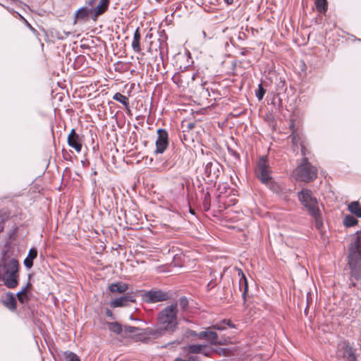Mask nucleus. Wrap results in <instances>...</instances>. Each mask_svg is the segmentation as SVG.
<instances>
[{
    "instance_id": "obj_43",
    "label": "nucleus",
    "mask_w": 361,
    "mask_h": 361,
    "mask_svg": "<svg viewBox=\"0 0 361 361\" xmlns=\"http://www.w3.org/2000/svg\"><path fill=\"white\" fill-rule=\"evenodd\" d=\"M105 314L106 317L114 319V314L113 312L108 308L106 309Z\"/></svg>"
},
{
    "instance_id": "obj_19",
    "label": "nucleus",
    "mask_w": 361,
    "mask_h": 361,
    "mask_svg": "<svg viewBox=\"0 0 361 361\" xmlns=\"http://www.w3.org/2000/svg\"><path fill=\"white\" fill-rule=\"evenodd\" d=\"M37 256V250L36 248L32 247L29 250L27 257L24 260V265L30 269L33 266V260Z\"/></svg>"
},
{
    "instance_id": "obj_4",
    "label": "nucleus",
    "mask_w": 361,
    "mask_h": 361,
    "mask_svg": "<svg viewBox=\"0 0 361 361\" xmlns=\"http://www.w3.org/2000/svg\"><path fill=\"white\" fill-rule=\"evenodd\" d=\"M296 179L304 181L311 182L316 179L317 176V169L308 162L307 157H303L300 165L296 168Z\"/></svg>"
},
{
    "instance_id": "obj_18",
    "label": "nucleus",
    "mask_w": 361,
    "mask_h": 361,
    "mask_svg": "<svg viewBox=\"0 0 361 361\" xmlns=\"http://www.w3.org/2000/svg\"><path fill=\"white\" fill-rule=\"evenodd\" d=\"M238 276H240V280H239V288L240 290L242 288H243L242 296L243 298L244 303H245V300H246V294L248 290L247 281V279H246L245 274L242 271V270L239 269H238Z\"/></svg>"
},
{
    "instance_id": "obj_27",
    "label": "nucleus",
    "mask_w": 361,
    "mask_h": 361,
    "mask_svg": "<svg viewBox=\"0 0 361 361\" xmlns=\"http://www.w3.org/2000/svg\"><path fill=\"white\" fill-rule=\"evenodd\" d=\"M91 13H92V9H90L87 7H82L77 11L75 16L78 19H85L88 17Z\"/></svg>"
},
{
    "instance_id": "obj_38",
    "label": "nucleus",
    "mask_w": 361,
    "mask_h": 361,
    "mask_svg": "<svg viewBox=\"0 0 361 361\" xmlns=\"http://www.w3.org/2000/svg\"><path fill=\"white\" fill-rule=\"evenodd\" d=\"M228 154L231 156H232L233 157H234L236 160H239L240 159V154L236 151H235L234 149H233L231 147H228Z\"/></svg>"
},
{
    "instance_id": "obj_41",
    "label": "nucleus",
    "mask_w": 361,
    "mask_h": 361,
    "mask_svg": "<svg viewBox=\"0 0 361 361\" xmlns=\"http://www.w3.org/2000/svg\"><path fill=\"white\" fill-rule=\"evenodd\" d=\"M16 296H17L18 300H19V302L20 303H24L25 302V297L24 296V294H20V291L17 293Z\"/></svg>"
},
{
    "instance_id": "obj_25",
    "label": "nucleus",
    "mask_w": 361,
    "mask_h": 361,
    "mask_svg": "<svg viewBox=\"0 0 361 361\" xmlns=\"http://www.w3.org/2000/svg\"><path fill=\"white\" fill-rule=\"evenodd\" d=\"M113 99L118 102L119 103H121V104L123 105V106L126 109H129V102H128V98L127 97H126L125 95L122 94L120 92H116L114 96H113Z\"/></svg>"
},
{
    "instance_id": "obj_34",
    "label": "nucleus",
    "mask_w": 361,
    "mask_h": 361,
    "mask_svg": "<svg viewBox=\"0 0 361 361\" xmlns=\"http://www.w3.org/2000/svg\"><path fill=\"white\" fill-rule=\"evenodd\" d=\"M203 207L204 211H208L210 209V195L208 192L204 195Z\"/></svg>"
},
{
    "instance_id": "obj_11",
    "label": "nucleus",
    "mask_w": 361,
    "mask_h": 361,
    "mask_svg": "<svg viewBox=\"0 0 361 361\" xmlns=\"http://www.w3.org/2000/svg\"><path fill=\"white\" fill-rule=\"evenodd\" d=\"M68 145L74 148L79 153L82 150V138L76 133L75 129H72L67 137Z\"/></svg>"
},
{
    "instance_id": "obj_14",
    "label": "nucleus",
    "mask_w": 361,
    "mask_h": 361,
    "mask_svg": "<svg viewBox=\"0 0 361 361\" xmlns=\"http://www.w3.org/2000/svg\"><path fill=\"white\" fill-rule=\"evenodd\" d=\"M135 297L132 294L127 293L123 296L116 298L111 301L110 305L112 307H118L123 306H127L130 302H135Z\"/></svg>"
},
{
    "instance_id": "obj_20",
    "label": "nucleus",
    "mask_w": 361,
    "mask_h": 361,
    "mask_svg": "<svg viewBox=\"0 0 361 361\" xmlns=\"http://www.w3.org/2000/svg\"><path fill=\"white\" fill-rule=\"evenodd\" d=\"M141 35L140 33L139 27H137L133 35V39L132 42V48L134 51L139 53L141 51L140 41Z\"/></svg>"
},
{
    "instance_id": "obj_23",
    "label": "nucleus",
    "mask_w": 361,
    "mask_h": 361,
    "mask_svg": "<svg viewBox=\"0 0 361 361\" xmlns=\"http://www.w3.org/2000/svg\"><path fill=\"white\" fill-rule=\"evenodd\" d=\"M290 128L292 130V133L290 135V137H291V140H292V143H293V147H298V145L301 146V145H303V143H302V142L301 140L300 135H299V133H298L293 129L294 128V124L293 123L290 125Z\"/></svg>"
},
{
    "instance_id": "obj_37",
    "label": "nucleus",
    "mask_w": 361,
    "mask_h": 361,
    "mask_svg": "<svg viewBox=\"0 0 361 361\" xmlns=\"http://www.w3.org/2000/svg\"><path fill=\"white\" fill-rule=\"evenodd\" d=\"M179 305L182 310H185L188 305V301L185 297H181L179 299Z\"/></svg>"
},
{
    "instance_id": "obj_39",
    "label": "nucleus",
    "mask_w": 361,
    "mask_h": 361,
    "mask_svg": "<svg viewBox=\"0 0 361 361\" xmlns=\"http://www.w3.org/2000/svg\"><path fill=\"white\" fill-rule=\"evenodd\" d=\"M174 361H199V360L197 356H190L187 359L177 357Z\"/></svg>"
},
{
    "instance_id": "obj_9",
    "label": "nucleus",
    "mask_w": 361,
    "mask_h": 361,
    "mask_svg": "<svg viewBox=\"0 0 361 361\" xmlns=\"http://www.w3.org/2000/svg\"><path fill=\"white\" fill-rule=\"evenodd\" d=\"M199 340H205L211 345L221 344L218 341L217 333L212 330V327L210 326L199 332Z\"/></svg>"
},
{
    "instance_id": "obj_36",
    "label": "nucleus",
    "mask_w": 361,
    "mask_h": 361,
    "mask_svg": "<svg viewBox=\"0 0 361 361\" xmlns=\"http://www.w3.org/2000/svg\"><path fill=\"white\" fill-rule=\"evenodd\" d=\"M266 185H268L269 188L275 192H279L281 190L280 186L278 184H276V183H274L271 180Z\"/></svg>"
},
{
    "instance_id": "obj_15",
    "label": "nucleus",
    "mask_w": 361,
    "mask_h": 361,
    "mask_svg": "<svg viewBox=\"0 0 361 361\" xmlns=\"http://www.w3.org/2000/svg\"><path fill=\"white\" fill-rule=\"evenodd\" d=\"M1 266H5L6 274H18L19 263L16 259L12 258L8 262L3 259L0 262Z\"/></svg>"
},
{
    "instance_id": "obj_44",
    "label": "nucleus",
    "mask_w": 361,
    "mask_h": 361,
    "mask_svg": "<svg viewBox=\"0 0 361 361\" xmlns=\"http://www.w3.org/2000/svg\"><path fill=\"white\" fill-rule=\"evenodd\" d=\"M31 284L28 282L25 287H23L20 291V294H25L29 286H30Z\"/></svg>"
},
{
    "instance_id": "obj_13",
    "label": "nucleus",
    "mask_w": 361,
    "mask_h": 361,
    "mask_svg": "<svg viewBox=\"0 0 361 361\" xmlns=\"http://www.w3.org/2000/svg\"><path fill=\"white\" fill-rule=\"evenodd\" d=\"M196 75L197 73L190 74L188 72H184L180 74L174 75L172 80L178 86L183 87L184 83L189 85L190 82H192L195 80Z\"/></svg>"
},
{
    "instance_id": "obj_2",
    "label": "nucleus",
    "mask_w": 361,
    "mask_h": 361,
    "mask_svg": "<svg viewBox=\"0 0 361 361\" xmlns=\"http://www.w3.org/2000/svg\"><path fill=\"white\" fill-rule=\"evenodd\" d=\"M178 312L177 302L166 306L157 313V326H161L162 329L166 331L168 334L175 332L178 326Z\"/></svg>"
},
{
    "instance_id": "obj_8",
    "label": "nucleus",
    "mask_w": 361,
    "mask_h": 361,
    "mask_svg": "<svg viewBox=\"0 0 361 361\" xmlns=\"http://www.w3.org/2000/svg\"><path fill=\"white\" fill-rule=\"evenodd\" d=\"M221 167V164L216 160L209 161L205 165L204 174L209 180L213 181L219 176Z\"/></svg>"
},
{
    "instance_id": "obj_50",
    "label": "nucleus",
    "mask_w": 361,
    "mask_h": 361,
    "mask_svg": "<svg viewBox=\"0 0 361 361\" xmlns=\"http://www.w3.org/2000/svg\"><path fill=\"white\" fill-rule=\"evenodd\" d=\"M202 35H203L204 37H206V32L204 31H202Z\"/></svg>"
},
{
    "instance_id": "obj_26",
    "label": "nucleus",
    "mask_w": 361,
    "mask_h": 361,
    "mask_svg": "<svg viewBox=\"0 0 361 361\" xmlns=\"http://www.w3.org/2000/svg\"><path fill=\"white\" fill-rule=\"evenodd\" d=\"M314 5L318 12L324 13L328 9V4L326 0H314Z\"/></svg>"
},
{
    "instance_id": "obj_42",
    "label": "nucleus",
    "mask_w": 361,
    "mask_h": 361,
    "mask_svg": "<svg viewBox=\"0 0 361 361\" xmlns=\"http://www.w3.org/2000/svg\"><path fill=\"white\" fill-rule=\"evenodd\" d=\"M301 149H300V151H301V154L302 155L305 157V156L308 154V151L307 149H306V147L304 146V145H301Z\"/></svg>"
},
{
    "instance_id": "obj_12",
    "label": "nucleus",
    "mask_w": 361,
    "mask_h": 361,
    "mask_svg": "<svg viewBox=\"0 0 361 361\" xmlns=\"http://www.w3.org/2000/svg\"><path fill=\"white\" fill-rule=\"evenodd\" d=\"M339 345L341 347L343 357L345 361L353 360V359L357 357L355 349L353 348L348 341H344L341 342Z\"/></svg>"
},
{
    "instance_id": "obj_52",
    "label": "nucleus",
    "mask_w": 361,
    "mask_h": 361,
    "mask_svg": "<svg viewBox=\"0 0 361 361\" xmlns=\"http://www.w3.org/2000/svg\"><path fill=\"white\" fill-rule=\"evenodd\" d=\"M28 25H29V26L31 27V30H34V28H33V27H32L30 26V24H28Z\"/></svg>"
},
{
    "instance_id": "obj_24",
    "label": "nucleus",
    "mask_w": 361,
    "mask_h": 361,
    "mask_svg": "<svg viewBox=\"0 0 361 361\" xmlns=\"http://www.w3.org/2000/svg\"><path fill=\"white\" fill-rule=\"evenodd\" d=\"M350 213L356 215L357 217H361V206L358 202H352L348 204V207Z\"/></svg>"
},
{
    "instance_id": "obj_35",
    "label": "nucleus",
    "mask_w": 361,
    "mask_h": 361,
    "mask_svg": "<svg viewBox=\"0 0 361 361\" xmlns=\"http://www.w3.org/2000/svg\"><path fill=\"white\" fill-rule=\"evenodd\" d=\"M226 319L222 320L220 323H217L214 325L211 326L210 327H212V330H219L222 331L226 329Z\"/></svg>"
},
{
    "instance_id": "obj_40",
    "label": "nucleus",
    "mask_w": 361,
    "mask_h": 361,
    "mask_svg": "<svg viewBox=\"0 0 361 361\" xmlns=\"http://www.w3.org/2000/svg\"><path fill=\"white\" fill-rule=\"evenodd\" d=\"M187 334L189 336L195 337L197 339H199V332L190 329L187 331Z\"/></svg>"
},
{
    "instance_id": "obj_16",
    "label": "nucleus",
    "mask_w": 361,
    "mask_h": 361,
    "mask_svg": "<svg viewBox=\"0 0 361 361\" xmlns=\"http://www.w3.org/2000/svg\"><path fill=\"white\" fill-rule=\"evenodd\" d=\"M1 302L6 308L12 312L16 310L17 302L16 297L11 292H8L6 294L5 298L1 300Z\"/></svg>"
},
{
    "instance_id": "obj_31",
    "label": "nucleus",
    "mask_w": 361,
    "mask_h": 361,
    "mask_svg": "<svg viewBox=\"0 0 361 361\" xmlns=\"http://www.w3.org/2000/svg\"><path fill=\"white\" fill-rule=\"evenodd\" d=\"M63 358L65 361H81L79 356L71 351H65L63 353Z\"/></svg>"
},
{
    "instance_id": "obj_49",
    "label": "nucleus",
    "mask_w": 361,
    "mask_h": 361,
    "mask_svg": "<svg viewBox=\"0 0 361 361\" xmlns=\"http://www.w3.org/2000/svg\"><path fill=\"white\" fill-rule=\"evenodd\" d=\"M194 126H195V125H194V123H189V124H188V128H189L190 129H192V128H193Z\"/></svg>"
},
{
    "instance_id": "obj_30",
    "label": "nucleus",
    "mask_w": 361,
    "mask_h": 361,
    "mask_svg": "<svg viewBox=\"0 0 361 361\" xmlns=\"http://www.w3.org/2000/svg\"><path fill=\"white\" fill-rule=\"evenodd\" d=\"M141 329L138 327L130 326H124L123 329V336L127 337L132 334H137Z\"/></svg>"
},
{
    "instance_id": "obj_29",
    "label": "nucleus",
    "mask_w": 361,
    "mask_h": 361,
    "mask_svg": "<svg viewBox=\"0 0 361 361\" xmlns=\"http://www.w3.org/2000/svg\"><path fill=\"white\" fill-rule=\"evenodd\" d=\"M107 7L104 6V5L99 3V4L92 10L94 12V15L92 17L94 20L97 19V18L104 13L107 10Z\"/></svg>"
},
{
    "instance_id": "obj_21",
    "label": "nucleus",
    "mask_w": 361,
    "mask_h": 361,
    "mask_svg": "<svg viewBox=\"0 0 361 361\" xmlns=\"http://www.w3.org/2000/svg\"><path fill=\"white\" fill-rule=\"evenodd\" d=\"M166 333L168 332L162 329L161 326H157V329H146V334L154 338H158Z\"/></svg>"
},
{
    "instance_id": "obj_1",
    "label": "nucleus",
    "mask_w": 361,
    "mask_h": 361,
    "mask_svg": "<svg viewBox=\"0 0 361 361\" xmlns=\"http://www.w3.org/2000/svg\"><path fill=\"white\" fill-rule=\"evenodd\" d=\"M298 198L308 214L314 219L315 228L321 231L323 219L319 209V202L311 190L303 188L298 192Z\"/></svg>"
},
{
    "instance_id": "obj_10",
    "label": "nucleus",
    "mask_w": 361,
    "mask_h": 361,
    "mask_svg": "<svg viewBox=\"0 0 361 361\" xmlns=\"http://www.w3.org/2000/svg\"><path fill=\"white\" fill-rule=\"evenodd\" d=\"M186 350L192 354H202L206 357H210L213 351L205 344H191L187 347Z\"/></svg>"
},
{
    "instance_id": "obj_46",
    "label": "nucleus",
    "mask_w": 361,
    "mask_h": 361,
    "mask_svg": "<svg viewBox=\"0 0 361 361\" xmlns=\"http://www.w3.org/2000/svg\"><path fill=\"white\" fill-rule=\"evenodd\" d=\"M226 325H228L231 328H234L235 326L229 320H226Z\"/></svg>"
},
{
    "instance_id": "obj_33",
    "label": "nucleus",
    "mask_w": 361,
    "mask_h": 361,
    "mask_svg": "<svg viewBox=\"0 0 361 361\" xmlns=\"http://www.w3.org/2000/svg\"><path fill=\"white\" fill-rule=\"evenodd\" d=\"M266 93V90L263 87L262 84L260 83L258 85V89L255 92V96L258 99V100H262Z\"/></svg>"
},
{
    "instance_id": "obj_7",
    "label": "nucleus",
    "mask_w": 361,
    "mask_h": 361,
    "mask_svg": "<svg viewBox=\"0 0 361 361\" xmlns=\"http://www.w3.org/2000/svg\"><path fill=\"white\" fill-rule=\"evenodd\" d=\"M156 154H162L169 146V134L168 132L163 128L157 130V139L156 140Z\"/></svg>"
},
{
    "instance_id": "obj_6",
    "label": "nucleus",
    "mask_w": 361,
    "mask_h": 361,
    "mask_svg": "<svg viewBox=\"0 0 361 361\" xmlns=\"http://www.w3.org/2000/svg\"><path fill=\"white\" fill-rule=\"evenodd\" d=\"M271 171L265 157H262L255 169V175L263 184H267L271 180Z\"/></svg>"
},
{
    "instance_id": "obj_5",
    "label": "nucleus",
    "mask_w": 361,
    "mask_h": 361,
    "mask_svg": "<svg viewBox=\"0 0 361 361\" xmlns=\"http://www.w3.org/2000/svg\"><path fill=\"white\" fill-rule=\"evenodd\" d=\"M171 294L161 289H151L141 292V298L146 303H156L169 300Z\"/></svg>"
},
{
    "instance_id": "obj_47",
    "label": "nucleus",
    "mask_w": 361,
    "mask_h": 361,
    "mask_svg": "<svg viewBox=\"0 0 361 361\" xmlns=\"http://www.w3.org/2000/svg\"><path fill=\"white\" fill-rule=\"evenodd\" d=\"M224 2L228 5L232 4L233 3V0H224Z\"/></svg>"
},
{
    "instance_id": "obj_51",
    "label": "nucleus",
    "mask_w": 361,
    "mask_h": 361,
    "mask_svg": "<svg viewBox=\"0 0 361 361\" xmlns=\"http://www.w3.org/2000/svg\"><path fill=\"white\" fill-rule=\"evenodd\" d=\"M130 319H132V320H134V319H133V316H132V315H130Z\"/></svg>"
},
{
    "instance_id": "obj_3",
    "label": "nucleus",
    "mask_w": 361,
    "mask_h": 361,
    "mask_svg": "<svg viewBox=\"0 0 361 361\" xmlns=\"http://www.w3.org/2000/svg\"><path fill=\"white\" fill-rule=\"evenodd\" d=\"M348 265L352 276L359 280L361 279V240L357 236L349 245Z\"/></svg>"
},
{
    "instance_id": "obj_32",
    "label": "nucleus",
    "mask_w": 361,
    "mask_h": 361,
    "mask_svg": "<svg viewBox=\"0 0 361 361\" xmlns=\"http://www.w3.org/2000/svg\"><path fill=\"white\" fill-rule=\"evenodd\" d=\"M357 223V220L353 216L346 215L343 219V224L346 227H351Z\"/></svg>"
},
{
    "instance_id": "obj_22",
    "label": "nucleus",
    "mask_w": 361,
    "mask_h": 361,
    "mask_svg": "<svg viewBox=\"0 0 361 361\" xmlns=\"http://www.w3.org/2000/svg\"><path fill=\"white\" fill-rule=\"evenodd\" d=\"M109 288L111 293H122L128 289V286L124 283L118 282L110 285Z\"/></svg>"
},
{
    "instance_id": "obj_17",
    "label": "nucleus",
    "mask_w": 361,
    "mask_h": 361,
    "mask_svg": "<svg viewBox=\"0 0 361 361\" xmlns=\"http://www.w3.org/2000/svg\"><path fill=\"white\" fill-rule=\"evenodd\" d=\"M4 283L8 288H16L18 284V274H6Z\"/></svg>"
},
{
    "instance_id": "obj_48",
    "label": "nucleus",
    "mask_w": 361,
    "mask_h": 361,
    "mask_svg": "<svg viewBox=\"0 0 361 361\" xmlns=\"http://www.w3.org/2000/svg\"><path fill=\"white\" fill-rule=\"evenodd\" d=\"M95 1H96V0H89V4L90 6H92Z\"/></svg>"
},
{
    "instance_id": "obj_45",
    "label": "nucleus",
    "mask_w": 361,
    "mask_h": 361,
    "mask_svg": "<svg viewBox=\"0 0 361 361\" xmlns=\"http://www.w3.org/2000/svg\"><path fill=\"white\" fill-rule=\"evenodd\" d=\"M99 3L108 8L109 0H100Z\"/></svg>"
},
{
    "instance_id": "obj_28",
    "label": "nucleus",
    "mask_w": 361,
    "mask_h": 361,
    "mask_svg": "<svg viewBox=\"0 0 361 361\" xmlns=\"http://www.w3.org/2000/svg\"><path fill=\"white\" fill-rule=\"evenodd\" d=\"M107 325L109 329L114 333L120 334L123 332V328L122 327L121 324L117 322H109Z\"/></svg>"
}]
</instances>
